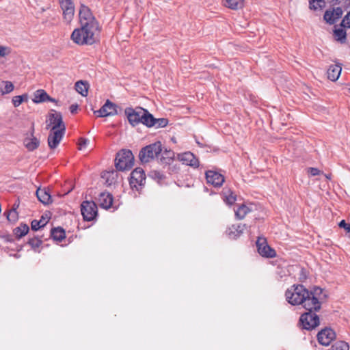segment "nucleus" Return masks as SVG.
<instances>
[{"mask_svg": "<svg viewBox=\"0 0 350 350\" xmlns=\"http://www.w3.org/2000/svg\"><path fill=\"white\" fill-rule=\"evenodd\" d=\"M323 290L319 287L314 288L313 291H308L301 284H294L285 292L286 301L293 306L303 305L307 310L319 311L321 308V295Z\"/></svg>", "mask_w": 350, "mask_h": 350, "instance_id": "obj_1", "label": "nucleus"}, {"mask_svg": "<svg viewBox=\"0 0 350 350\" xmlns=\"http://www.w3.org/2000/svg\"><path fill=\"white\" fill-rule=\"evenodd\" d=\"M100 29L99 25L93 23L90 25H81V28L75 29L72 34V40L79 45H91L96 42Z\"/></svg>", "mask_w": 350, "mask_h": 350, "instance_id": "obj_2", "label": "nucleus"}, {"mask_svg": "<svg viewBox=\"0 0 350 350\" xmlns=\"http://www.w3.org/2000/svg\"><path fill=\"white\" fill-rule=\"evenodd\" d=\"M125 114L126 115L129 122L133 126H137L139 123L144 125L151 124L152 121V115L149 113L147 109L142 107H127L125 109Z\"/></svg>", "mask_w": 350, "mask_h": 350, "instance_id": "obj_3", "label": "nucleus"}, {"mask_svg": "<svg viewBox=\"0 0 350 350\" xmlns=\"http://www.w3.org/2000/svg\"><path fill=\"white\" fill-rule=\"evenodd\" d=\"M134 163V157L129 150H122L116 155L115 160L116 167L120 171L131 169Z\"/></svg>", "mask_w": 350, "mask_h": 350, "instance_id": "obj_4", "label": "nucleus"}, {"mask_svg": "<svg viewBox=\"0 0 350 350\" xmlns=\"http://www.w3.org/2000/svg\"><path fill=\"white\" fill-rule=\"evenodd\" d=\"M161 151V143L157 142L143 148L139 152V157L142 163H148L154 158L158 157Z\"/></svg>", "mask_w": 350, "mask_h": 350, "instance_id": "obj_5", "label": "nucleus"}, {"mask_svg": "<svg viewBox=\"0 0 350 350\" xmlns=\"http://www.w3.org/2000/svg\"><path fill=\"white\" fill-rule=\"evenodd\" d=\"M313 312L317 311L314 310H308L300 317L299 321L304 329H312L319 325V316Z\"/></svg>", "mask_w": 350, "mask_h": 350, "instance_id": "obj_6", "label": "nucleus"}, {"mask_svg": "<svg viewBox=\"0 0 350 350\" xmlns=\"http://www.w3.org/2000/svg\"><path fill=\"white\" fill-rule=\"evenodd\" d=\"M46 129L51 131H66V126L62 120V116L59 112L53 111L49 113L46 121Z\"/></svg>", "mask_w": 350, "mask_h": 350, "instance_id": "obj_7", "label": "nucleus"}, {"mask_svg": "<svg viewBox=\"0 0 350 350\" xmlns=\"http://www.w3.org/2000/svg\"><path fill=\"white\" fill-rule=\"evenodd\" d=\"M81 211L85 221H92L97 215V206L93 201H84L81 205Z\"/></svg>", "mask_w": 350, "mask_h": 350, "instance_id": "obj_8", "label": "nucleus"}, {"mask_svg": "<svg viewBox=\"0 0 350 350\" xmlns=\"http://www.w3.org/2000/svg\"><path fill=\"white\" fill-rule=\"evenodd\" d=\"M34 133V122H30V129L29 133L26 134V137L23 138V146L29 151H33L38 148L40 146V140L33 136Z\"/></svg>", "mask_w": 350, "mask_h": 350, "instance_id": "obj_9", "label": "nucleus"}, {"mask_svg": "<svg viewBox=\"0 0 350 350\" xmlns=\"http://www.w3.org/2000/svg\"><path fill=\"white\" fill-rule=\"evenodd\" d=\"M61 8L63 11L64 21L70 23L74 18L75 5L72 0H59Z\"/></svg>", "mask_w": 350, "mask_h": 350, "instance_id": "obj_10", "label": "nucleus"}, {"mask_svg": "<svg viewBox=\"0 0 350 350\" xmlns=\"http://www.w3.org/2000/svg\"><path fill=\"white\" fill-rule=\"evenodd\" d=\"M146 175L143 169L140 167L135 168L131 174L130 185L132 188L138 190V187H142L145 184Z\"/></svg>", "mask_w": 350, "mask_h": 350, "instance_id": "obj_11", "label": "nucleus"}, {"mask_svg": "<svg viewBox=\"0 0 350 350\" xmlns=\"http://www.w3.org/2000/svg\"><path fill=\"white\" fill-rule=\"evenodd\" d=\"M256 243L258 252L262 256L266 258H273L275 256V251L268 245L267 240L265 238L258 237Z\"/></svg>", "mask_w": 350, "mask_h": 350, "instance_id": "obj_12", "label": "nucleus"}, {"mask_svg": "<svg viewBox=\"0 0 350 350\" xmlns=\"http://www.w3.org/2000/svg\"><path fill=\"white\" fill-rule=\"evenodd\" d=\"M79 16L81 25H90L94 23L95 25H99L98 23L92 16L90 8L84 5H81Z\"/></svg>", "mask_w": 350, "mask_h": 350, "instance_id": "obj_13", "label": "nucleus"}, {"mask_svg": "<svg viewBox=\"0 0 350 350\" xmlns=\"http://www.w3.org/2000/svg\"><path fill=\"white\" fill-rule=\"evenodd\" d=\"M336 338L335 332L329 327H326L320 331L317 334L319 342L324 346L329 345Z\"/></svg>", "mask_w": 350, "mask_h": 350, "instance_id": "obj_14", "label": "nucleus"}, {"mask_svg": "<svg viewBox=\"0 0 350 350\" xmlns=\"http://www.w3.org/2000/svg\"><path fill=\"white\" fill-rule=\"evenodd\" d=\"M116 108L117 106L114 103L107 100L99 110L94 111V113L98 117L113 116L118 113Z\"/></svg>", "mask_w": 350, "mask_h": 350, "instance_id": "obj_15", "label": "nucleus"}, {"mask_svg": "<svg viewBox=\"0 0 350 350\" xmlns=\"http://www.w3.org/2000/svg\"><path fill=\"white\" fill-rule=\"evenodd\" d=\"M66 131H51L48 136V145L51 149H55L57 147L62 141Z\"/></svg>", "mask_w": 350, "mask_h": 350, "instance_id": "obj_16", "label": "nucleus"}, {"mask_svg": "<svg viewBox=\"0 0 350 350\" xmlns=\"http://www.w3.org/2000/svg\"><path fill=\"white\" fill-rule=\"evenodd\" d=\"M206 179L208 183L215 187H221L224 182V176L213 170H208L206 172Z\"/></svg>", "mask_w": 350, "mask_h": 350, "instance_id": "obj_17", "label": "nucleus"}, {"mask_svg": "<svg viewBox=\"0 0 350 350\" xmlns=\"http://www.w3.org/2000/svg\"><path fill=\"white\" fill-rule=\"evenodd\" d=\"M342 10L340 7L327 10L324 14V19L329 24H334L337 19L342 15Z\"/></svg>", "mask_w": 350, "mask_h": 350, "instance_id": "obj_18", "label": "nucleus"}, {"mask_svg": "<svg viewBox=\"0 0 350 350\" xmlns=\"http://www.w3.org/2000/svg\"><path fill=\"white\" fill-rule=\"evenodd\" d=\"M180 160L183 161V163L190 165L191 167H197L199 166L198 159L196 157V156L191 153V152H184L178 156Z\"/></svg>", "mask_w": 350, "mask_h": 350, "instance_id": "obj_19", "label": "nucleus"}, {"mask_svg": "<svg viewBox=\"0 0 350 350\" xmlns=\"http://www.w3.org/2000/svg\"><path fill=\"white\" fill-rule=\"evenodd\" d=\"M19 206L20 201L18 199V201L13 204L12 208L8 212L4 213L8 221L12 224H15L18 220L19 212L17 211V209L19 208Z\"/></svg>", "mask_w": 350, "mask_h": 350, "instance_id": "obj_20", "label": "nucleus"}, {"mask_svg": "<svg viewBox=\"0 0 350 350\" xmlns=\"http://www.w3.org/2000/svg\"><path fill=\"white\" fill-rule=\"evenodd\" d=\"M97 200L99 206L105 209L109 208L113 203V197L108 192L100 193Z\"/></svg>", "mask_w": 350, "mask_h": 350, "instance_id": "obj_21", "label": "nucleus"}, {"mask_svg": "<svg viewBox=\"0 0 350 350\" xmlns=\"http://www.w3.org/2000/svg\"><path fill=\"white\" fill-rule=\"evenodd\" d=\"M245 228V224H239L232 225L227 230L228 235L231 239H237L243 232Z\"/></svg>", "mask_w": 350, "mask_h": 350, "instance_id": "obj_22", "label": "nucleus"}, {"mask_svg": "<svg viewBox=\"0 0 350 350\" xmlns=\"http://www.w3.org/2000/svg\"><path fill=\"white\" fill-rule=\"evenodd\" d=\"M36 196L39 201L44 204H49L52 202L51 196L46 188H38L36 191Z\"/></svg>", "mask_w": 350, "mask_h": 350, "instance_id": "obj_23", "label": "nucleus"}, {"mask_svg": "<svg viewBox=\"0 0 350 350\" xmlns=\"http://www.w3.org/2000/svg\"><path fill=\"white\" fill-rule=\"evenodd\" d=\"M33 103H38L45 101L55 102V99L51 98L47 93L43 90H37L34 94V97L32 99Z\"/></svg>", "mask_w": 350, "mask_h": 350, "instance_id": "obj_24", "label": "nucleus"}, {"mask_svg": "<svg viewBox=\"0 0 350 350\" xmlns=\"http://www.w3.org/2000/svg\"><path fill=\"white\" fill-rule=\"evenodd\" d=\"M341 70L342 68L340 66L336 64L331 65L327 70L328 78L333 81H336L340 77Z\"/></svg>", "mask_w": 350, "mask_h": 350, "instance_id": "obj_25", "label": "nucleus"}, {"mask_svg": "<svg viewBox=\"0 0 350 350\" xmlns=\"http://www.w3.org/2000/svg\"><path fill=\"white\" fill-rule=\"evenodd\" d=\"M14 90V85L12 82L3 81L0 83V96L9 94Z\"/></svg>", "mask_w": 350, "mask_h": 350, "instance_id": "obj_26", "label": "nucleus"}, {"mask_svg": "<svg viewBox=\"0 0 350 350\" xmlns=\"http://www.w3.org/2000/svg\"><path fill=\"white\" fill-rule=\"evenodd\" d=\"M243 0H225L224 5L232 10H239L243 7Z\"/></svg>", "mask_w": 350, "mask_h": 350, "instance_id": "obj_27", "label": "nucleus"}, {"mask_svg": "<svg viewBox=\"0 0 350 350\" xmlns=\"http://www.w3.org/2000/svg\"><path fill=\"white\" fill-rule=\"evenodd\" d=\"M49 221V217L46 215L42 216L40 220H33L31 224V229L33 230H38L42 227H44Z\"/></svg>", "mask_w": 350, "mask_h": 350, "instance_id": "obj_28", "label": "nucleus"}, {"mask_svg": "<svg viewBox=\"0 0 350 350\" xmlns=\"http://www.w3.org/2000/svg\"><path fill=\"white\" fill-rule=\"evenodd\" d=\"M51 235L54 240L61 241L66 237L65 231L62 228H53L51 230Z\"/></svg>", "mask_w": 350, "mask_h": 350, "instance_id": "obj_29", "label": "nucleus"}, {"mask_svg": "<svg viewBox=\"0 0 350 350\" xmlns=\"http://www.w3.org/2000/svg\"><path fill=\"white\" fill-rule=\"evenodd\" d=\"M325 5V0H309V8L312 10H321Z\"/></svg>", "mask_w": 350, "mask_h": 350, "instance_id": "obj_30", "label": "nucleus"}, {"mask_svg": "<svg viewBox=\"0 0 350 350\" xmlns=\"http://www.w3.org/2000/svg\"><path fill=\"white\" fill-rule=\"evenodd\" d=\"M152 121H151V124H148L146 126L152 127L155 126L156 128H163L166 126L168 124V120L166 118H155L152 116Z\"/></svg>", "mask_w": 350, "mask_h": 350, "instance_id": "obj_31", "label": "nucleus"}, {"mask_svg": "<svg viewBox=\"0 0 350 350\" xmlns=\"http://www.w3.org/2000/svg\"><path fill=\"white\" fill-rule=\"evenodd\" d=\"M117 174L115 172H105L102 174V178L105 180V184L107 186L111 185L116 180Z\"/></svg>", "mask_w": 350, "mask_h": 350, "instance_id": "obj_32", "label": "nucleus"}, {"mask_svg": "<svg viewBox=\"0 0 350 350\" xmlns=\"http://www.w3.org/2000/svg\"><path fill=\"white\" fill-rule=\"evenodd\" d=\"M76 91L83 96H86L88 92V84L82 81H77L75 83Z\"/></svg>", "mask_w": 350, "mask_h": 350, "instance_id": "obj_33", "label": "nucleus"}, {"mask_svg": "<svg viewBox=\"0 0 350 350\" xmlns=\"http://www.w3.org/2000/svg\"><path fill=\"white\" fill-rule=\"evenodd\" d=\"M223 194L224 201L229 205L234 204L237 200L236 195L230 189L224 190Z\"/></svg>", "mask_w": 350, "mask_h": 350, "instance_id": "obj_34", "label": "nucleus"}, {"mask_svg": "<svg viewBox=\"0 0 350 350\" xmlns=\"http://www.w3.org/2000/svg\"><path fill=\"white\" fill-rule=\"evenodd\" d=\"M250 211L251 209L248 206L242 204L235 211V215L239 219H243Z\"/></svg>", "mask_w": 350, "mask_h": 350, "instance_id": "obj_35", "label": "nucleus"}, {"mask_svg": "<svg viewBox=\"0 0 350 350\" xmlns=\"http://www.w3.org/2000/svg\"><path fill=\"white\" fill-rule=\"evenodd\" d=\"M334 36L336 40L340 42H345L346 40V31L342 27L335 29L334 31Z\"/></svg>", "mask_w": 350, "mask_h": 350, "instance_id": "obj_36", "label": "nucleus"}, {"mask_svg": "<svg viewBox=\"0 0 350 350\" xmlns=\"http://www.w3.org/2000/svg\"><path fill=\"white\" fill-rule=\"evenodd\" d=\"M329 350H349V347L347 342L338 341L334 343Z\"/></svg>", "mask_w": 350, "mask_h": 350, "instance_id": "obj_37", "label": "nucleus"}, {"mask_svg": "<svg viewBox=\"0 0 350 350\" xmlns=\"http://www.w3.org/2000/svg\"><path fill=\"white\" fill-rule=\"evenodd\" d=\"M28 244L34 251L39 252L38 248L42 244V241L37 238L31 239L28 241Z\"/></svg>", "mask_w": 350, "mask_h": 350, "instance_id": "obj_38", "label": "nucleus"}, {"mask_svg": "<svg viewBox=\"0 0 350 350\" xmlns=\"http://www.w3.org/2000/svg\"><path fill=\"white\" fill-rule=\"evenodd\" d=\"M8 249H9V254L10 256H14L16 258H18L21 257L20 249H18V247H14V245L13 246L11 245V246L8 247Z\"/></svg>", "mask_w": 350, "mask_h": 350, "instance_id": "obj_39", "label": "nucleus"}, {"mask_svg": "<svg viewBox=\"0 0 350 350\" xmlns=\"http://www.w3.org/2000/svg\"><path fill=\"white\" fill-rule=\"evenodd\" d=\"M10 53L11 49L9 47L0 45V58L5 57L9 55Z\"/></svg>", "mask_w": 350, "mask_h": 350, "instance_id": "obj_40", "label": "nucleus"}, {"mask_svg": "<svg viewBox=\"0 0 350 350\" xmlns=\"http://www.w3.org/2000/svg\"><path fill=\"white\" fill-rule=\"evenodd\" d=\"M341 26L343 27L350 28V12L345 16L341 23Z\"/></svg>", "mask_w": 350, "mask_h": 350, "instance_id": "obj_41", "label": "nucleus"}, {"mask_svg": "<svg viewBox=\"0 0 350 350\" xmlns=\"http://www.w3.org/2000/svg\"><path fill=\"white\" fill-rule=\"evenodd\" d=\"M12 103L15 107L19 106L22 103V95L14 96L12 98Z\"/></svg>", "mask_w": 350, "mask_h": 350, "instance_id": "obj_42", "label": "nucleus"}, {"mask_svg": "<svg viewBox=\"0 0 350 350\" xmlns=\"http://www.w3.org/2000/svg\"><path fill=\"white\" fill-rule=\"evenodd\" d=\"M88 143H89V140L88 139H84V138H81L79 139V150H81L83 148H85Z\"/></svg>", "mask_w": 350, "mask_h": 350, "instance_id": "obj_43", "label": "nucleus"}, {"mask_svg": "<svg viewBox=\"0 0 350 350\" xmlns=\"http://www.w3.org/2000/svg\"><path fill=\"white\" fill-rule=\"evenodd\" d=\"M339 226L343 228L347 232H350V224L347 223L345 220L340 221Z\"/></svg>", "mask_w": 350, "mask_h": 350, "instance_id": "obj_44", "label": "nucleus"}, {"mask_svg": "<svg viewBox=\"0 0 350 350\" xmlns=\"http://www.w3.org/2000/svg\"><path fill=\"white\" fill-rule=\"evenodd\" d=\"M14 234L18 240H19L21 238H22V229H21V226L16 227L14 230Z\"/></svg>", "mask_w": 350, "mask_h": 350, "instance_id": "obj_45", "label": "nucleus"}, {"mask_svg": "<svg viewBox=\"0 0 350 350\" xmlns=\"http://www.w3.org/2000/svg\"><path fill=\"white\" fill-rule=\"evenodd\" d=\"M308 172L313 176L319 174V172H320V171L317 168H314V167L309 168Z\"/></svg>", "mask_w": 350, "mask_h": 350, "instance_id": "obj_46", "label": "nucleus"}, {"mask_svg": "<svg viewBox=\"0 0 350 350\" xmlns=\"http://www.w3.org/2000/svg\"><path fill=\"white\" fill-rule=\"evenodd\" d=\"M78 109V105L73 104L70 107V111L72 113H75Z\"/></svg>", "mask_w": 350, "mask_h": 350, "instance_id": "obj_47", "label": "nucleus"}, {"mask_svg": "<svg viewBox=\"0 0 350 350\" xmlns=\"http://www.w3.org/2000/svg\"><path fill=\"white\" fill-rule=\"evenodd\" d=\"M29 228L27 224H23V237L28 233Z\"/></svg>", "mask_w": 350, "mask_h": 350, "instance_id": "obj_48", "label": "nucleus"}, {"mask_svg": "<svg viewBox=\"0 0 350 350\" xmlns=\"http://www.w3.org/2000/svg\"><path fill=\"white\" fill-rule=\"evenodd\" d=\"M5 240H6L7 241H8V242H11V241H12V237H11L10 235H9V234L6 235V236L5 237Z\"/></svg>", "mask_w": 350, "mask_h": 350, "instance_id": "obj_49", "label": "nucleus"}, {"mask_svg": "<svg viewBox=\"0 0 350 350\" xmlns=\"http://www.w3.org/2000/svg\"><path fill=\"white\" fill-rule=\"evenodd\" d=\"M27 96L25 94H23V103L24 102H27Z\"/></svg>", "mask_w": 350, "mask_h": 350, "instance_id": "obj_50", "label": "nucleus"}]
</instances>
